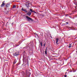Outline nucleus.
<instances>
[{
  "mask_svg": "<svg viewBox=\"0 0 77 77\" xmlns=\"http://www.w3.org/2000/svg\"><path fill=\"white\" fill-rule=\"evenodd\" d=\"M26 19H27V20L28 21H30H30H32V19L28 16H26Z\"/></svg>",
  "mask_w": 77,
  "mask_h": 77,
  "instance_id": "obj_1",
  "label": "nucleus"
},
{
  "mask_svg": "<svg viewBox=\"0 0 77 77\" xmlns=\"http://www.w3.org/2000/svg\"><path fill=\"white\" fill-rule=\"evenodd\" d=\"M13 55L14 56H17L18 55V54L17 52L13 54Z\"/></svg>",
  "mask_w": 77,
  "mask_h": 77,
  "instance_id": "obj_2",
  "label": "nucleus"
},
{
  "mask_svg": "<svg viewBox=\"0 0 77 77\" xmlns=\"http://www.w3.org/2000/svg\"><path fill=\"white\" fill-rule=\"evenodd\" d=\"M5 1L2 2V4L1 5V7H3V6H4L5 5V4H4V3H5Z\"/></svg>",
  "mask_w": 77,
  "mask_h": 77,
  "instance_id": "obj_3",
  "label": "nucleus"
},
{
  "mask_svg": "<svg viewBox=\"0 0 77 77\" xmlns=\"http://www.w3.org/2000/svg\"><path fill=\"white\" fill-rule=\"evenodd\" d=\"M27 14L29 16H30L31 15V12L29 11L27 13Z\"/></svg>",
  "mask_w": 77,
  "mask_h": 77,
  "instance_id": "obj_4",
  "label": "nucleus"
},
{
  "mask_svg": "<svg viewBox=\"0 0 77 77\" xmlns=\"http://www.w3.org/2000/svg\"><path fill=\"white\" fill-rule=\"evenodd\" d=\"M22 11H24V12H27V11L26 10L23 9V8H22Z\"/></svg>",
  "mask_w": 77,
  "mask_h": 77,
  "instance_id": "obj_5",
  "label": "nucleus"
},
{
  "mask_svg": "<svg viewBox=\"0 0 77 77\" xmlns=\"http://www.w3.org/2000/svg\"><path fill=\"white\" fill-rule=\"evenodd\" d=\"M58 38H57L56 39V44H57V42H58Z\"/></svg>",
  "mask_w": 77,
  "mask_h": 77,
  "instance_id": "obj_6",
  "label": "nucleus"
},
{
  "mask_svg": "<svg viewBox=\"0 0 77 77\" xmlns=\"http://www.w3.org/2000/svg\"><path fill=\"white\" fill-rule=\"evenodd\" d=\"M6 7H7V8H8V7H9V4H7L6 5Z\"/></svg>",
  "mask_w": 77,
  "mask_h": 77,
  "instance_id": "obj_7",
  "label": "nucleus"
},
{
  "mask_svg": "<svg viewBox=\"0 0 77 77\" xmlns=\"http://www.w3.org/2000/svg\"><path fill=\"white\" fill-rule=\"evenodd\" d=\"M69 48H71V44H69Z\"/></svg>",
  "mask_w": 77,
  "mask_h": 77,
  "instance_id": "obj_8",
  "label": "nucleus"
},
{
  "mask_svg": "<svg viewBox=\"0 0 77 77\" xmlns=\"http://www.w3.org/2000/svg\"><path fill=\"white\" fill-rule=\"evenodd\" d=\"M16 8V6L15 5H14L13 6V8Z\"/></svg>",
  "mask_w": 77,
  "mask_h": 77,
  "instance_id": "obj_9",
  "label": "nucleus"
},
{
  "mask_svg": "<svg viewBox=\"0 0 77 77\" xmlns=\"http://www.w3.org/2000/svg\"><path fill=\"white\" fill-rule=\"evenodd\" d=\"M40 44L41 45V46H42V42L40 43Z\"/></svg>",
  "mask_w": 77,
  "mask_h": 77,
  "instance_id": "obj_10",
  "label": "nucleus"
},
{
  "mask_svg": "<svg viewBox=\"0 0 77 77\" xmlns=\"http://www.w3.org/2000/svg\"><path fill=\"white\" fill-rule=\"evenodd\" d=\"M43 47H45V43H44L43 44Z\"/></svg>",
  "mask_w": 77,
  "mask_h": 77,
  "instance_id": "obj_11",
  "label": "nucleus"
},
{
  "mask_svg": "<svg viewBox=\"0 0 77 77\" xmlns=\"http://www.w3.org/2000/svg\"><path fill=\"white\" fill-rule=\"evenodd\" d=\"M30 11H31V12H33V11H32V9H30Z\"/></svg>",
  "mask_w": 77,
  "mask_h": 77,
  "instance_id": "obj_12",
  "label": "nucleus"
},
{
  "mask_svg": "<svg viewBox=\"0 0 77 77\" xmlns=\"http://www.w3.org/2000/svg\"><path fill=\"white\" fill-rule=\"evenodd\" d=\"M45 54H47V50H46L45 51Z\"/></svg>",
  "mask_w": 77,
  "mask_h": 77,
  "instance_id": "obj_13",
  "label": "nucleus"
},
{
  "mask_svg": "<svg viewBox=\"0 0 77 77\" xmlns=\"http://www.w3.org/2000/svg\"><path fill=\"white\" fill-rule=\"evenodd\" d=\"M35 35H37H37H38V34H35Z\"/></svg>",
  "mask_w": 77,
  "mask_h": 77,
  "instance_id": "obj_14",
  "label": "nucleus"
},
{
  "mask_svg": "<svg viewBox=\"0 0 77 77\" xmlns=\"http://www.w3.org/2000/svg\"><path fill=\"white\" fill-rule=\"evenodd\" d=\"M66 24H68V22H66Z\"/></svg>",
  "mask_w": 77,
  "mask_h": 77,
  "instance_id": "obj_15",
  "label": "nucleus"
},
{
  "mask_svg": "<svg viewBox=\"0 0 77 77\" xmlns=\"http://www.w3.org/2000/svg\"><path fill=\"white\" fill-rule=\"evenodd\" d=\"M64 76L65 77H66V75H65Z\"/></svg>",
  "mask_w": 77,
  "mask_h": 77,
  "instance_id": "obj_16",
  "label": "nucleus"
},
{
  "mask_svg": "<svg viewBox=\"0 0 77 77\" xmlns=\"http://www.w3.org/2000/svg\"><path fill=\"white\" fill-rule=\"evenodd\" d=\"M35 13H36V12H34Z\"/></svg>",
  "mask_w": 77,
  "mask_h": 77,
  "instance_id": "obj_17",
  "label": "nucleus"
}]
</instances>
